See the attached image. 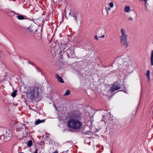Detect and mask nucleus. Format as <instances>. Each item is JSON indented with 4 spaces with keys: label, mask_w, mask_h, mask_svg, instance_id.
<instances>
[{
    "label": "nucleus",
    "mask_w": 153,
    "mask_h": 153,
    "mask_svg": "<svg viewBox=\"0 0 153 153\" xmlns=\"http://www.w3.org/2000/svg\"><path fill=\"white\" fill-rule=\"evenodd\" d=\"M71 118L68 122V127L72 129H79L82 128V123L80 121L81 114L78 111L73 113Z\"/></svg>",
    "instance_id": "nucleus-1"
},
{
    "label": "nucleus",
    "mask_w": 153,
    "mask_h": 153,
    "mask_svg": "<svg viewBox=\"0 0 153 153\" xmlns=\"http://www.w3.org/2000/svg\"><path fill=\"white\" fill-rule=\"evenodd\" d=\"M17 92V91L15 90L12 93V96L13 97H15L16 95V93Z\"/></svg>",
    "instance_id": "nucleus-17"
},
{
    "label": "nucleus",
    "mask_w": 153,
    "mask_h": 153,
    "mask_svg": "<svg viewBox=\"0 0 153 153\" xmlns=\"http://www.w3.org/2000/svg\"><path fill=\"white\" fill-rule=\"evenodd\" d=\"M107 12V14H108V11H110L111 10L110 7H108V8H105Z\"/></svg>",
    "instance_id": "nucleus-19"
},
{
    "label": "nucleus",
    "mask_w": 153,
    "mask_h": 153,
    "mask_svg": "<svg viewBox=\"0 0 153 153\" xmlns=\"http://www.w3.org/2000/svg\"><path fill=\"white\" fill-rule=\"evenodd\" d=\"M24 153L23 152H20V153Z\"/></svg>",
    "instance_id": "nucleus-29"
},
{
    "label": "nucleus",
    "mask_w": 153,
    "mask_h": 153,
    "mask_svg": "<svg viewBox=\"0 0 153 153\" xmlns=\"http://www.w3.org/2000/svg\"><path fill=\"white\" fill-rule=\"evenodd\" d=\"M34 153H38L37 152V149H36L35 150V151Z\"/></svg>",
    "instance_id": "nucleus-25"
},
{
    "label": "nucleus",
    "mask_w": 153,
    "mask_h": 153,
    "mask_svg": "<svg viewBox=\"0 0 153 153\" xmlns=\"http://www.w3.org/2000/svg\"><path fill=\"white\" fill-rule=\"evenodd\" d=\"M73 16L74 17L76 21V17L75 16Z\"/></svg>",
    "instance_id": "nucleus-26"
},
{
    "label": "nucleus",
    "mask_w": 153,
    "mask_h": 153,
    "mask_svg": "<svg viewBox=\"0 0 153 153\" xmlns=\"http://www.w3.org/2000/svg\"><path fill=\"white\" fill-rule=\"evenodd\" d=\"M120 84L118 83L115 82L112 86L110 88V91L111 92H114L115 91L119 89L120 88Z\"/></svg>",
    "instance_id": "nucleus-5"
},
{
    "label": "nucleus",
    "mask_w": 153,
    "mask_h": 153,
    "mask_svg": "<svg viewBox=\"0 0 153 153\" xmlns=\"http://www.w3.org/2000/svg\"><path fill=\"white\" fill-rule=\"evenodd\" d=\"M52 153H58V152L57 150H56L54 152H53Z\"/></svg>",
    "instance_id": "nucleus-24"
},
{
    "label": "nucleus",
    "mask_w": 153,
    "mask_h": 153,
    "mask_svg": "<svg viewBox=\"0 0 153 153\" xmlns=\"http://www.w3.org/2000/svg\"><path fill=\"white\" fill-rule=\"evenodd\" d=\"M70 91L69 90H67L64 94V96H67L70 94Z\"/></svg>",
    "instance_id": "nucleus-18"
},
{
    "label": "nucleus",
    "mask_w": 153,
    "mask_h": 153,
    "mask_svg": "<svg viewBox=\"0 0 153 153\" xmlns=\"http://www.w3.org/2000/svg\"><path fill=\"white\" fill-rule=\"evenodd\" d=\"M128 20L130 21H132L133 20V19L131 16H130L128 18Z\"/></svg>",
    "instance_id": "nucleus-22"
},
{
    "label": "nucleus",
    "mask_w": 153,
    "mask_h": 153,
    "mask_svg": "<svg viewBox=\"0 0 153 153\" xmlns=\"http://www.w3.org/2000/svg\"><path fill=\"white\" fill-rule=\"evenodd\" d=\"M147 0H142V1H144L145 2V4H146V1H147ZM146 10H147V11H149V9L147 7L146 5Z\"/></svg>",
    "instance_id": "nucleus-20"
},
{
    "label": "nucleus",
    "mask_w": 153,
    "mask_h": 153,
    "mask_svg": "<svg viewBox=\"0 0 153 153\" xmlns=\"http://www.w3.org/2000/svg\"><path fill=\"white\" fill-rule=\"evenodd\" d=\"M128 36H120V42L122 45L125 48H127L129 45V42L127 41Z\"/></svg>",
    "instance_id": "nucleus-3"
},
{
    "label": "nucleus",
    "mask_w": 153,
    "mask_h": 153,
    "mask_svg": "<svg viewBox=\"0 0 153 153\" xmlns=\"http://www.w3.org/2000/svg\"><path fill=\"white\" fill-rule=\"evenodd\" d=\"M12 13H15V12H14V11H12Z\"/></svg>",
    "instance_id": "nucleus-27"
},
{
    "label": "nucleus",
    "mask_w": 153,
    "mask_h": 153,
    "mask_svg": "<svg viewBox=\"0 0 153 153\" xmlns=\"http://www.w3.org/2000/svg\"><path fill=\"white\" fill-rule=\"evenodd\" d=\"M120 32L121 34L120 36H128L126 30L123 28H121L120 29Z\"/></svg>",
    "instance_id": "nucleus-6"
},
{
    "label": "nucleus",
    "mask_w": 153,
    "mask_h": 153,
    "mask_svg": "<svg viewBox=\"0 0 153 153\" xmlns=\"http://www.w3.org/2000/svg\"><path fill=\"white\" fill-rule=\"evenodd\" d=\"M32 28V27L31 26H30L29 27V29L31 31V32H32L33 31V30H34L33 29H31V30L30 29L31 28Z\"/></svg>",
    "instance_id": "nucleus-21"
},
{
    "label": "nucleus",
    "mask_w": 153,
    "mask_h": 153,
    "mask_svg": "<svg viewBox=\"0 0 153 153\" xmlns=\"http://www.w3.org/2000/svg\"><path fill=\"white\" fill-rule=\"evenodd\" d=\"M16 14V15H18V14H17V13H15Z\"/></svg>",
    "instance_id": "nucleus-28"
},
{
    "label": "nucleus",
    "mask_w": 153,
    "mask_h": 153,
    "mask_svg": "<svg viewBox=\"0 0 153 153\" xmlns=\"http://www.w3.org/2000/svg\"><path fill=\"white\" fill-rule=\"evenodd\" d=\"M103 31H104V33H101V34L102 35V36L100 37H99V38H103L105 37V30H103Z\"/></svg>",
    "instance_id": "nucleus-15"
},
{
    "label": "nucleus",
    "mask_w": 153,
    "mask_h": 153,
    "mask_svg": "<svg viewBox=\"0 0 153 153\" xmlns=\"http://www.w3.org/2000/svg\"><path fill=\"white\" fill-rule=\"evenodd\" d=\"M151 64L153 65V50L152 51L151 56Z\"/></svg>",
    "instance_id": "nucleus-11"
},
{
    "label": "nucleus",
    "mask_w": 153,
    "mask_h": 153,
    "mask_svg": "<svg viewBox=\"0 0 153 153\" xmlns=\"http://www.w3.org/2000/svg\"><path fill=\"white\" fill-rule=\"evenodd\" d=\"M146 75L147 77V79L149 81L150 80V71L149 70H148L146 73Z\"/></svg>",
    "instance_id": "nucleus-12"
},
{
    "label": "nucleus",
    "mask_w": 153,
    "mask_h": 153,
    "mask_svg": "<svg viewBox=\"0 0 153 153\" xmlns=\"http://www.w3.org/2000/svg\"><path fill=\"white\" fill-rule=\"evenodd\" d=\"M45 121V120H41L40 119H38L36 120L35 122V124L36 125H37L39 123L44 122Z\"/></svg>",
    "instance_id": "nucleus-9"
},
{
    "label": "nucleus",
    "mask_w": 153,
    "mask_h": 153,
    "mask_svg": "<svg viewBox=\"0 0 153 153\" xmlns=\"http://www.w3.org/2000/svg\"><path fill=\"white\" fill-rule=\"evenodd\" d=\"M39 90H40L38 87H30L27 91V93L30 95L31 99L34 98L35 97H37L39 94Z\"/></svg>",
    "instance_id": "nucleus-2"
},
{
    "label": "nucleus",
    "mask_w": 153,
    "mask_h": 153,
    "mask_svg": "<svg viewBox=\"0 0 153 153\" xmlns=\"http://www.w3.org/2000/svg\"><path fill=\"white\" fill-rule=\"evenodd\" d=\"M32 145V142L31 140H29L27 144V146L30 147Z\"/></svg>",
    "instance_id": "nucleus-13"
},
{
    "label": "nucleus",
    "mask_w": 153,
    "mask_h": 153,
    "mask_svg": "<svg viewBox=\"0 0 153 153\" xmlns=\"http://www.w3.org/2000/svg\"><path fill=\"white\" fill-rule=\"evenodd\" d=\"M94 38H95V39H96V40H98V39L97 36H95Z\"/></svg>",
    "instance_id": "nucleus-23"
},
{
    "label": "nucleus",
    "mask_w": 153,
    "mask_h": 153,
    "mask_svg": "<svg viewBox=\"0 0 153 153\" xmlns=\"http://www.w3.org/2000/svg\"><path fill=\"white\" fill-rule=\"evenodd\" d=\"M56 77L58 79V80L59 82L62 83H64V81L58 75L56 74Z\"/></svg>",
    "instance_id": "nucleus-8"
},
{
    "label": "nucleus",
    "mask_w": 153,
    "mask_h": 153,
    "mask_svg": "<svg viewBox=\"0 0 153 153\" xmlns=\"http://www.w3.org/2000/svg\"><path fill=\"white\" fill-rule=\"evenodd\" d=\"M109 7H110L111 9V8H112L114 7V3L113 2H110L109 4Z\"/></svg>",
    "instance_id": "nucleus-16"
},
{
    "label": "nucleus",
    "mask_w": 153,
    "mask_h": 153,
    "mask_svg": "<svg viewBox=\"0 0 153 153\" xmlns=\"http://www.w3.org/2000/svg\"><path fill=\"white\" fill-rule=\"evenodd\" d=\"M9 131H6V132L0 136L1 139L4 142H6L10 138V134Z\"/></svg>",
    "instance_id": "nucleus-4"
},
{
    "label": "nucleus",
    "mask_w": 153,
    "mask_h": 153,
    "mask_svg": "<svg viewBox=\"0 0 153 153\" xmlns=\"http://www.w3.org/2000/svg\"><path fill=\"white\" fill-rule=\"evenodd\" d=\"M24 125L22 124H18L16 126V129L17 131H20L24 127Z\"/></svg>",
    "instance_id": "nucleus-7"
},
{
    "label": "nucleus",
    "mask_w": 153,
    "mask_h": 153,
    "mask_svg": "<svg viewBox=\"0 0 153 153\" xmlns=\"http://www.w3.org/2000/svg\"><path fill=\"white\" fill-rule=\"evenodd\" d=\"M17 17L19 20H23L25 19L24 17L22 15H19Z\"/></svg>",
    "instance_id": "nucleus-14"
},
{
    "label": "nucleus",
    "mask_w": 153,
    "mask_h": 153,
    "mask_svg": "<svg viewBox=\"0 0 153 153\" xmlns=\"http://www.w3.org/2000/svg\"><path fill=\"white\" fill-rule=\"evenodd\" d=\"M124 10L126 13H129L131 11L130 7L129 6H126L124 8Z\"/></svg>",
    "instance_id": "nucleus-10"
}]
</instances>
